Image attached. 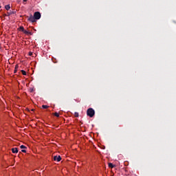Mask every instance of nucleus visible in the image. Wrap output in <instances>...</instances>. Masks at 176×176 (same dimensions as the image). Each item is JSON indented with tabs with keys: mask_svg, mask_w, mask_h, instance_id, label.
<instances>
[{
	"mask_svg": "<svg viewBox=\"0 0 176 176\" xmlns=\"http://www.w3.org/2000/svg\"><path fill=\"white\" fill-rule=\"evenodd\" d=\"M87 116H89V118H93V116L96 115V111L93 109V108H89L87 111Z\"/></svg>",
	"mask_w": 176,
	"mask_h": 176,
	"instance_id": "f257e3e1",
	"label": "nucleus"
},
{
	"mask_svg": "<svg viewBox=\"0 0 176 176\" xmlns=\"http://www.w3.org/2000/svg\"><path fill=\"white\" fill-rule=\"evenodd\" d=\"M33 16L34 17V19L36 20H39V19H41V12H34Z\"/></svg>",
	"mask_w": 176,
	"mask_h": 176,
	"instance_id": "f03ea898",
	"label": "nucleus"
},
{
	"mask_svg": "<svg viewBox=\"0 0 176 176\" xmlns=\"http://www.w3.org/2000/svg\"><path fill=\"white\" fill-rule=\"evenodd\" d=\"M28 21H30V23H36V19H35V17L32 15H30L28 19Z\"/></svg>",
	"mask_w": 176,
	"mask_h": 176,
	"instance_id": "7ed1b4c3",
	"label": "nucleus"
},
{
	"mask_svg": "<svg viewBox=\"0 0 176 176\" xmlns=\"http://www.w3.org/2000/svg\"><path fill=\"white\" fill-rule=\"evenodd\" d=\"M54 162H61V156L60 155H55L54 156Z\"/></svg>",
	"mask_w": 176,
	"mask_h": 176,
	"instance_id": "20e7f679",
	"label": "nucleus"
},
{
	"mask_svg": "<svg viewBox=\"0 0 176 176\" xmlns=\"http://www.w3.org/2000/svg\"><path fill=\"white\" fill-rule=\"evenodd\" d=\"M15 13H16V11H14V10H12V11L10 10V12H8L7 14H4V16H10L12 14H15Z\"/></svg>",
	"mask_w": 176,
	"mask_h": 176,
	"instance_id": "39448f33",
	"label": "nucleus"
},
{
	"mask_svg": "<svg viewBox=\"0 0 176 176\" xmlns=\"http://www.w3.org/2000/svg\"><path fill=\"white\" fill-rule=\"evenodd\" d=\"M12 153H17L19 152V149L17 148H12Z\"/></svg>",
	"mask_w": 176,
	"mask_h": 176,
	"instance_id": "423d86ee",
	"label": "nucleus"
},
{
	"mask_svg": "<svg viewBox=\"0 0 176 176\" xmlns=\"http://www.w3.org/2000/svg\"><path fill=\"white\" fill-rule=\"evenodd\" d=\"M5 9H6V10H10V4L6 5V6H5Z\"/></svg>",
	"mask_w": 176,
	"mask_h": 176,
	"instance_id": "0eeeda50",
	"label": "nucleus"
},
{
	"mask_svg": "<svg viewBox=\"0 0 176 176\" xmlns=\"http://www.w3.org/2000/svg\"><path fill=\"white\" fill-rule=\"evenodd\" d=\"M109 167L110 168H113V167H115V165H113L112 163H109Z\"/></svg>",
	"mask_w": 176,
	"mask_h": 176,
	"instance_id": "6e6552de",
	"label": "nucleus"
},
{
	"mask_svg": "<svg viewBox=\"0 0 176 176\" xmlns=\"http://www.w3.org/2000/svg\"><path fill=\"white\" fill-rule=\"evenodd\" d=\"M19 31H22V32H24V31H25V30H24V27L21 26V27L19 28Z\"/></svg>",
	"mask_w": 176,
	"mask_h": 176,
	"instance_id": "1a4fd4ad",
	"label": "nucleus"
},
{
	"mask_svg": "<svg viewBox=\"0 0 176 176\" xmlns=\"http://www.w3.org/2000/svg\"><path fill=\"white\" fill-rule=\"evenodd\" d=\"M42 108L43 109H47V108H49V106L43 104V105H42Z\"/></svg>",
	"mask_w": 176,
	"mask_h": 176,
	"instance_id": "9d476101",
	"label": "nucleus"
},
{
	"mask_svg": "<svg viewBox=\"0 0 176 176\" xmlns=\"http://www.w3.org/2000/svg\"><path fill=\"white\" fill-rule=\"evenodd\" d=\"M19 68V65H15V69H14V74H16L17 72V69Z\"/></svg>",
	"mask_w": 176,
	"mask_h": 176,
	"instance_id": "9b49d317",
	"label": "nucleus"
},
{
	"mask_svg": "<svg viewBox=\"0 0 176 176\" xmlns=\"http://www.w3.org/2000/svg\"><path fill=\"white\" fill-rule=\"evenodd\" d=\"M74 116H75V118H79V113L75 112L74 113Z\"/></svg>",
	"mask_w": 176,
	"mask_h": 176,
	"instance_id": "f8f14e48",
	"label": "nucleus"
},
{
	"mask_svg": "<svg viewBox=\"0 0 176 176\" xmlns=\"http://www.w3.org/2000/svg\"><path fill=\"white\" fill-rule=\"evenodd\" d=\"M21 72L22 75H27V72H25V71H24V70H21Z\"/></svg>",
	"mask_w": 176,
	"mask_h": 176,
	"instance_id": "ddd939ff",
	"label": "nucleus"
},
{
	"mask_svg": "<svg viewBox=\"0 0 176 176\" xmlns=\"http://www.w3.org/2000/svg\"><path fill=\"white\" fill-rule=\"evenodd\" d=\"M54 116H56V118H60V114H58L57 112L54 113Z\"/></svg>",
	"mask_w": 176,
	"mask_h": 176,
	"instance_id": "4468645a",
	"label": "nucleus"
},
{
	"mask_svg": "<svg viewBox=\"0 0 176 176\" xmlns=\"http://www.w3.org/2000/svg\"><path fill=\"white\" fill-rule=\"evenodd\" d=\"M20 148H21V149H25V148H27V147L25 146H24V145H21L20 146Z\"/></svg>",
	"mask_w": 176,
	"mask_h": 176,
	"instance_id": "2eb2a0df",
	"label": "nucleus"
},
{
	"mask_svg": "<svg viewBox=\"0 0 176 176\" xmlns=\"http://www.w3.org/2000/svg\"><path fill=\"white\" fill-rule=\"evenodd\" d=\"M23 32H24V34H25L26 35H28V34H29V33H28L29 32L27 31V30H25Z\"/></svg>",
	"mask_w": 176,
	"mask_h": 176,
	"instance_id": "dca6fc26",
	"label": "nucleus"
},
{
	"mask_svg": "<svg viewBox=\"0 0 176 176\" xmlns=\"http://www.w3.org/2000/svg\"><path fill=\"white\" fill-rule=\"evenodd\" d=\"M21 152H23V153H25L27 152V151L23 149V150H21Z\"/></svg>",
	"mask_w": 176,
	"mask_h": 176,
	"instance_id": "f3484780",
	"label": "nucleus"
},
{
	"mask_svg": "<svg viewBox=\"0 0 176 176\" xmlns=\"http://www.w3.org/2000/svg\"><path fill=\"white\" fill-rule=\"evenodd\" d=\"M28 35H32V33L31 32H28Z\"/></svg>",
	"mask_w": 176,
	"mask_h": 176,
	"instance_id": "a211bd4d",
	"label": "nucleus"
},
{
	"mask_svg": "<svg viewBox=\"0 0 176 176\" xmlns=\"http://www.w3.org/2000/svg\"><path fill=\"white\" fill-rule=\"evenodd\" d=\"M29 56H32V52H29Z\"/></svg>",
	"mask_w": 176,
	"mask_h": 176,
	"instance_id": "6ab92c4d",
	"label": "nucleus"
},
{
	"mask_svg": "<svg viewBox=\"0 0 176 176\" xmlns=\"http://www.w3.org/2000/svg\"><path fill=\"white\" fill-rule=\"evenodd\" d=\"M102 149H105V146H103Z\"/></svg>",
	"mask_w": 176,
	"mask_h": 176,
	"instance_id": "aec40b11",
	"label": "nucleus"
},
{
	"mask_svg": "<svg viewBox=\"0 0 176 176\" xmlns=\"http://www.w3.org/2000/svg\"><path fill=\"white\" fill-rule=\"evenodd\" d=\"M23 2H27V0H23Z\"/></svg>",
	"mask_w": 176,
	"mask_h": 176,
	"instance_id": "412c9836",
	"label": "nucleus"
},
{
	"mask_svg": "<svg viewBox=\"0 0 176 176\" xmlns=\"http://www.w3.org/2000/svg\"><path fill=\"white\" fill-rule=\"evenodd\" d=\"M32 111L34 112V109H32Z\"/></svg>",
	"mask_w": 176,
	"mask_h": 176,
	"instance_id": "4be33fe9",
	"label": "nucleus"
}]
</instances>
